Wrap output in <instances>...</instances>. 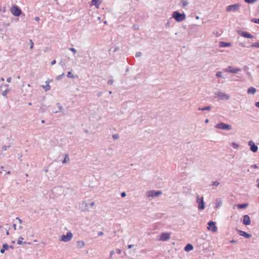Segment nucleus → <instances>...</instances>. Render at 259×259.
<instances>
[{
  "label": "nucleus",
  "mask_w": 259,
  "mask_h": 259,
  "mask_svg": "<svg viewBox=\"0 0 259 259\" xmlns=\"http://www.w3.org/2000/svg\"><path fill=\"white\" fill-rule=\"evenodd\" d=\"M220 185V183L218 181H213L211 183V185L214 186H218Z\"/></svg>",
  "instance_id": "obj_34"
},
{
  "label": "nucleus",
  "mask_w": 259,
  "mask_h": 259,
  "mask_svg": "<svg viewBox=\"0 0 259 259\" xmlns=\"http://www.w3.org/2000/svg\"><path fill=\"white\" fill-rule=\"evenodd\" d=\"M98 234L99 236H102V235H103L104 233L102 231H100L98 233Z\"/></svg>",
  "instance_id": "obj_50"
},
{
  "label": "nucleus",
  "mask_w": 259,
  "mask_h": 259,
  "mask_svg": "<svg viewBox=\"0 0 259 259\" xmlns=\"http://www.w3.org/2000/svg\"><path fill=\"white\" fill-rule=\"evenodd\" d=\"M251 21L252 22H254V23H255L257 24H259V19L253 18L251 20Z\"/></svg>",
  "instance_id": "obj_41"
},
{
  "label": "nucleus",
  "mask_w": 259,
  "mask_h": 259,
  "mask_svg": "<svg viewBox=\"0 0 259 259\" xmlns=\"http://www.w3.org/2000/svg\"><path fill=\"white\" fill-rule=\"evenodd\" d=\"M170 238V234L167 233H163L160 236L159 240L161 241H167Z\"/></svg>",
  "instance_id": "obj_13"
},
{
  "label": "nucleus",
  "mask_w": 259,
  "mask_h": 259,
  "mask_svg": "<svg viewBox=\"0 0 259 259\" xmlns=\"http://www.w3.org/2000/svg\"><path fill=\"white\" fill-rule=\"evenodd\" d=\"M13 228H14V229L15 230H16V224H13Z\"/></svg>",
  "instance_id": "obj_61"
},
{
  "label": "nucleus",
  "mask_w": 259,
  "mask_h": 259,
  "mask_svg": "<svg viewBox=\"0 0 259 259\" xmlns=\"http://www.w3.org/2000/svg\"><path fill=\"white\" fill-rule=\"evenodd\" d=\"M30 49H33V45H34V43L32 41V40L31 39L30 40Z\"/></svg>",
  "instance_id": "obj_45"
},
{
  "label": "nucleus",
  "mask_w": 259,
  "mask_h": 259,
  "mask_svg": "<svg viewBox=\"0 0 259 259\" xmlns=\"http://www.w3.org/2000/svg\"><path fill=\"white\" fill-rule=\"evenodd\" d=\"M240 35L245 38H253L254 36L247 31H242L240 33Z\"/></svg>",
  "instance_id": "obj_14"
},
{
  "label": "nucleus",
  "mask_w": 259,
  "mask_h": 259,
  "mask_svg": "<svg viewBox=\"0 0 259 259\" xmlns=\"http://www.w3.org/2000/svg\"><path fill=\"white\" fill-rule=\"evenodd\" d=\"M193 246L192 244H188L187 245H186L184 248V250L185 251H187V252H189L192 250H193Z\"/></svg>",
  "instance_id": "obj_20"
},
{
  "label": "nucleus",
  "mask_w": 259,
  "mask_h": 259,
  "mask_svg": "<svg viewBox=\"0 0 259 259\" xmlns=\"http://www.w3.org/2000/svg\"><path fill=\"white\" fill-rule=\"evenodd\" d=\"M34 19L35 21H38L39 20V18L38 17H36Z\"/></svg>",
  "instance_id": "obj_57"
},
{
  "label": "nucleus",
  "mask_w": 259,
  "mask_h": 259,
  "mask_svg": "<svg viewBox=\"0 0 259 259\" xmlns=\"http://www.w3.org/2000/svg\"><path fill=\"white\" fill-rule=\"evenodd\" d=\"M172 17L178 22H182L186 19L185 14H181L178 11L174 12Z\"/></svg>",
  "instance_id": "obj_1"
},
{
  "label": "nucleus",
  "mask_w": 259,
  "mask_h": 259,
  "mask_svg": "<svg viewBox=\"0 0 259 259\" xmlns=\"http://www.w3.org/2000/svg\"><path fill=\"white\" fill-rule=\"evenodd\" d=\"M196 202L199 204L198 206L199 209L203 210L204 209L205 204L203 200V197L200 198L199 195H197Z\"/></svg>",
  "instance_id": "obj_9"
},
{
  "label": "nucleus",
  "mask_w": 259,
  "mask_h": 259,
  "mask_svg": "<svg viewBox=\"0 0 259 259\" xmlns=\"http://www.w3.org/2000/svg\"><path fill=\"white\" fill-rule=\"evenodd\" d=\"M10 91V90L9 89H7L5 91H4L3 92H2V95L4 96H6L8 93Z\"/></svg>",
  "instance_id": "obj_35"
},
{
  "label": "nucleus",
  "mask_w": 259,
  "mask_h": 259,
  "mask_svg": "<svg viewBox=\"0 0 259 259\" xmlns=\"http://www.w3.org/2000/svg\"><path fill=\"white\" fill-rule=\"evenodd\" d=\"M256 92V90L254 87H250L247 89V93L248 94L254 95Z\"/></svg>",
  "instance_id": "obj_19"
},
{
  "label": "nucleus",
  "mask_w": 259,
  "mask_h": 259,
  "mask_svg": "<svg viewBox=\"0 0 259 259\" xmlns=\"http://www.w3.org/2000/svg\"><path fill=\"white\" fill-rule=\"evenodd\" d=\"M160 191L149 190L146 192V195L148 197H157L161 194Z\"/></svg>",
  "instance_id": "obj_5"
},
{
  "label": "nucleus",
  "mask_w": 259,
  "mask_h": 259,
  "mask_svg": "<svg viewBox=\"0 0 259 259\" xmlns=\"http://www.w3.org/2000/svg\"><path fill=\"white\" fill-rule=\"evenodd\" d=\"M215 95L219 99L222 100H228L230 99V96L228 95L223 93L221 92L217 93Z\"/></svg>",
  "instance_id": "obj_10"
},
{
  "label": "nucleus",
  "mask_w": 259,
  "mask_h": 259,
  "mask_svg": "<svg viewBox=\"0 0 259 259\" xmlns=\"http://www.w3.org/2000/svg\"><path fill=\"white\" fill-rule=\"evenodd\" d=\"M9 249V245L7 244H4L3 245V248L1 249V253H4L6 250H8Z\"/></svg>",
  "instance_id": "obj_26"
},
{
  "label": "nucleus",
  "mask_w": 259,
  "mask_h": 259,
  "mask_svg": "<svg viewBox=\"0 0 259 259\" xmlns=\"http://www.w3.org/2000/svg\"><path fill=\"white\" fill-rule=\"evenodd\" d=\"M141 55L142 54L140 52H136L135 56L136 57H140V56H141Z\"/></svg>",
  "instance_id": "obj_46"
},
{
  "label": "nucleus",
  "mask_w": 259,
  "mask_h": 259,
  "mask_svg": "<svg viewBox=\"0 0 259 259\" xmlns=\"http://www.w3.org/2000/svg\"><path fill=\"white\" fill-rule=\"evenodd\" d=\"M250 218L248 215H244L243 216V224L245 225H249L250 224Z\"/></svg>",
  "instance_id": "obj_15"
},
{
  "label": "nucleus",
  "mask_w": 259,
  "mask_h": 259,
  "mask_svg": "<svg viewBox=\"0 0 259 259\" xmlns=\"http://www.w3.org/2000/svg\"><path fill=\"white\" fill-rule=\"evenodd\" d=\"M56 63V60H54L51 62V64L52 65H54Z\"/></svg>",
  "instance_id": "obj_55"
},
{
  "label": "nucleus",
  "mask_w": 259,
  "mask_h": 259,
  "mask_svg": "<svg viewBox=\"0 0 259 259\" xmlns=\"http://www.w3.org/2000/svg\"><path fill=\"white\" fill-rule=\"evenodd\" d=\"M256 67L259 69V64L257 65Z\"/></svg>",
  "instance_id": "obj_64"
},
{
  "label": "nucleus",
  "mask_w": 259,
  "mask_h": 259,
  "mask_svg": "<svg viewBox=\"0 0 259 259\" xmlns=\"http://www.w3.org/2000/svg\"><path fill=\"white\" fill-rule=\"evenodd\" d=\"M239 45L242 47H244L245 46L241 43H239Z\"/></svg>",
  "instance_id": "obj_60"
},
{
  "label": "nucleus",
  "mask_w": 259,
  "mask_h": 259,
  "mask_svg": "<svg viewBox=\"0 0 259 259\" xmlns=\"http://www.w3.org/2000/svg\"><path fill=\"white\" fill-rule=\"evenodd\" d=\"M64 75H65L64 73H63L62 74L58 75L56 78L57 80L61 79L62 78V77L64 76Z\"/></svg>",
  "instance_id": "obj_40"
},
{
  "label": "nucleus",
  "mask_w": 259,
  "mask_h": 259,
  "mask_svg": "<svg viewBox=\"0 0 259 259\" xmlns=\"http://www.w3.org/2000/svg\"><path fill=\"white\" fill-rule=\"evenodd\" d=\"M108 84L109 85H112L113 83V80L112 79H109L107 82Z\"/></svg>",
  "instance_id": "obj_47"
},
{
  "label": "nucleus",
  "mask_w": 259,
  "mask_h": 259,
  "mask_svg": "<svg viewBox=\"0 0 259 259\" xmlns=\"http://www.w3.org/2000/svg\"><path fill=\"white\" fill-rule=\"evenodd\" d=\"M57 106H58L59 110H58V111H53V113H57L60 112H62L63 110V108L62 106H61L60 103H57Z\"/></svg>",
  "instance_id": "obj_27"
},
{
  "label": "nucleus",
  "mask_w": 259,
  "mask_h": 259,
  "mask_svg": "<svg viewBox=\"0 0 259 259\" xmlns=\"http://www.w3.org/2000/svg\"><path fill=\"white\" fill-rule=\"evenodd\" d=\"M232 146L235 149H238L239 146L238 144L234 142L232 143Z\"/></svg>",
  "instance_id": "obj_33"
},
{
  "label": "nucleus",
  "mask_w": 259,
  "mask_h": 259,
  "mask_svg": "<svg viewBox=\"0 0 259 259\" xmlns=\"http://www.w3.org/2000/svg\"><path fill=\"white\" fill-rule=\"evenodd\" d=\"M231 46V44L230 42H226L224 41H221L220 42V47H229Z\"/></svg>",
  "instance_id": "obj_21"
},
{
  "label": "nucleus",
  "mask_w": 259,
  "mask_h": 259,
  "mask_svg": "<svg viewBox=\"0 0 259 259\" xmlns=\"http://www.w3.org/2000/svg\"><path fill=\"white\" fill-rule=\"evenodd\" d=\"M207 229L213 232H216L218 230V228L215 225V223L214 222H209L207 224Z\"/></svg>",
  "instance_id": "obj_11"
},
{
  "label": "nucleus",
  "mask_w": 259,
  "mask_h": 259,
  "mask_svg": "<svg viewBox=\"0 0 259 259\" xmlns=\"http://www.w3.org/2000/svg\"><path fill=\"white\" fill-rule=\"evenodd\" d=\"M11 147L10 145H8V146H3L2 147V151H6L8 148H10Z\"/></svg>",
  "instance_id": "obj_39"
},
{
  "label": "nucleus",
  "mask_w": 259,
  "mask_h": 259,
  "mask_svg": "<svg viewBox=\"0 0 259 259\" xmlns=\"http://www.w3.org/2000/svg\"><path fill=\"white\" fill-rule=\"evenodd\" d=\"M133 246H134V245H132V244L128 245V248L130 249V248H132Z\"/></svg>",
  "instance_id": "obj_59"
},
{
  "label": "nucleus",
  "mask_w": 259,
  "mask_h": 259,
  "mask_svg": "<svg viewBox=\"0 0 259 259\" xmlns=\"http://www.w3.org/2000/svg\"><path fill=\"white\" fill-rule=\"evenodd\" d=\"M248 145L250 146V149L253 152H256L258 150V147L252 141H249Z\"/></svg>",
  "instance_id": "obj_12"
},
{
  "label": "nucleus",
  "mask_w": 259,
  "mask_h": 259,
  "mask_svg": "<svg viewBox=\"0 0 259 259\" xmlns=\"http://www.w3.org/2000/svg\"><path fill=\"white\" fill-rule=\"evenodd\" d=\"M100 3L99 0H92L91 5H94L97 8H98Z\"/></svg>",
  "instance_id": "obj_22"
},
{
  "label": "nucleus",
  "mask_w": 259,
  "mask_h": 259,
  "mask_svg": "<svg viewBox=\"0 0 259 259\" xmlns=\"http://www.w3.org/2000/svg\"><path fill=\"white\" fill-rule=\"evenodd\" d=\"M45 83L46 84L41 85V87L45 90V91H48L51 89V87L49 85L50 81L47 80Z\"/></svg>",
  "instance_id": "obj_18"
},
{
  "label": "nucleus",
  "mask_w": 259,
  "mask_h": 259,
  "mask_svg": "<svg viewBox=\"0 0 259 259\" xmlns=\"http://www.w3.org/2000/svg\"><path fill=\"white\" fill-rule=\"evenodd\" d=\"M73 237V234L71 232H68L66 235H62L59 236V240L61 241L67 242L70 241Z\"/></svg>",
  "instance_id": "obj_3"
},
{
  "label": "nucleus",
  "mask_w": 259,
  "mask_h": 259,
  "mask_svg": "<svg viewBox=\"0 0 259 259\" xmlns=\"http://www.w3.org/2000/svg\"><path fill=\"white\" fill-rule=\"evenodd\" d=\"M210 109H211V107L210 106H206V107H205L204 108H198L199 110H201V111L210 110Z\"/></svg>",
  "instance_id": "obj_29"
},
{
  "label": "nucleus",
  "mask_w": 259,
  "mask_h": 259,
  "mask_svg": "<svg viewBox=\"0 0 259 259\" xmlns=\"http://www.w3.org/2000/svg\"><path fill=\"white\" fill-rule=\"evenodd\" d=\"M6 8L5 7H1L0 8V12H1L4 13L6 12Z\"/></svg>",
  "instance_id": "obj_37"
},
{
  "label": "nucleus",
  "mask_w": 259,
  "mask_h": 259,
  "mask_svg": "<svg viewBox=\"0 0 259 259\" xmlns=\"http://www.w3.org/2000/svg\"><path fill=\"white\" fill-rule=\"evenodd\" d=\"M121 252V250L120 249H116V252L118 254H120Z\"/></svg>",
  "instance_id": "obj_54"
},
{
  "label": "nucleus",
  "mask_w": 259,
  "mask_h": 259,
  "mask_svg": "<svg viewBox=\"0 0 259 259\" xmlns=\"http://www.w3.org/2000/svg\"><path fill=\"white\" fill-rule=\"evenodd\" d=\"M208 122H209V120L208 119H205V123H208Z\"/></svg>",
  "instance_id": "obj_62"
},
{
  "label": "nucleus",
  "mask_w": 259,
  "mask_h": 259,
  "mask_svg": "<svg viewBox=\"0 0 259 259\" xmlns=\"http://www.w3.org/2000/svg\"><path fill=\"white\" fill-rule=\"evenodd\" d=\"M67 77L69 78H74V76L72 74L71 71H69L67 73Z\"/></svg>",
  "instance_id": "obj_36"
},
{
  "label": "nucleus",
  "mask_w": 259,
  "mask_h": 259,
  "mask_svg": "<svg viewBox=\"0 0 259 259\" xmlns=\"http://www.w3.org/2000/svg\"><path fill=\"white\" fill-rule=\"evenodd\" d=\"M112 138L114 140H117L119 138V136L117 134H114L112 135Z\"/></svg>",
  "instance_id": "obj_42"
},
{
  "label": "nucleus",
  "mask_w": 259,
  "mask_h": 259,
  "mask_svg": "<svg viewBox=\"0 0 259 259\" xmlns=\"http://www.w3.org/2000/svg\"><path fill=\"white\" fill-rule=\"evenodd\" d=\"M77 246L79 248H81L85 246V243L82 241H78Z\"/></svg>",
  "instance_id": "obj_25"
},
{
  "label": "nucleus",
  "mask_w": 259,
  "mask_h": 259,
  "mask_svg": "<svg viewBox=\"0 0 259 259\" xmlns=\"http://www.w3.org/2000/svg\"><path fill=\"white\" fill-rule=\"evenodd\" d=\"M215 76L217 77H221L222 76V73L221 71H218L216 73Z\"/></svg>",
  "instance_id": "obj_38"
},
{
  "label": "nucleus",
  "mask_w": 259,
  "mask_h": 259,
  "mask_svg": "<svg viewBox=\"0 0 259 259\" xmlns=\"http://www.w3.org/2000/svg\"><path fill=\"white\" fill-rule=\"evenodd\" d=\"M255 105L256 107L259 108V102H257L255 103Z\"/></svg>",
  "instance_id": "obj_56"
},
{
  "label": "nucleus",
  "mask_w": 259,
  "mask_h": 259,
  "mask_svg": "<svg viewBox=\"0 0 259 259\" xmlns=\"http://www.w3.org/2000/svg\"><path fill=\"white\" fill-rule=\"evenodd\" d=\"M259 169V166H257L256 164H253L250 166V169H248V171H250L252 173H253L254 171L252 170L253 169Z\"/></svg>",
  "instance_id": "obj_24"
},
{
  "label": "nucleus",
  "mask_w": 259,
  "mask_h": 259,
  "mask_svg": "<svg viewBox=\"0 0 259 259\" xmlns=\"http://www.w3.org/2000/svg\"><path fill=\"white\" fill-rule=\"evenodd\" d=\"M224 71L227 72L236 74L240 72L241 69L239 68H233L232 66H228L224 69Z\"/></svg>",
  "instance_id": "obj_6"
},
{
  "label": "nucleus",
  "mask_w": 259,
  "mask_h": 259,
  "mask_svg": "<svg viewBox=\"0 0 259 259\" xmlns=\"http://www.w3.org/2000/svg\"><path fill=\"white\" fill-rule=\"evenodd\" d=\"M95 203L94 202H92L90 203L88 205L86 201H83L80 203V206L83 211H89V207H90V208H93L95 206Z\"/></svg>",
  "instance_id": "obj_2"
},
{
  "label": "nucleus",
  "mask_w": 259,
  "mask_h": 259,
  "mask_svg": "<svg viewBox=\"0 0 259 259\" xmlns=\"http://www.w3.org/2000/svg\"><path fill=\"white\" fill-rule=\"evenodd\" d=\"M23 240V237H19L17 243L18 244H25L26 242H22Z\"/></svg>",
  "instance_id": "obj_31"
},
{
  "label": "nucleus",
  "mask_w": 259,
  "mask_h": 259,
  "mask_svg": "<svg viewBox=\"0 0 259 259\" xmlns=\"http://www.w3.org/2000/svg\"><path fill=\"white\" fill-rule=\"evenodd\" d=\"M11 13L15 16H19L21 13L20 9L17 6H14L11 8Z\"/></svg>",
  "instance_id": "obj_7"
},
{
  "label": "nucleus",
  "mask_w": 259,
  "mask_h": 259,
  "mask_svg": "<svg viewBox=\"0 0 259 259\" xmlns=\"http://www.w3.org/2000/svg\"><path fill=\"white\" fill-rule=\"evenodd\" d=\"M114 253V251L113 250H112L110 252V258H111L112 257Z\"/></svg>",
  "instance_id": "obj_48"
},
{
  "label": "nucleus",
  "mask_w": 259,
  "mask_h": 259,
  "mask_svg": "<svg viewBox=\"0 0 259 259\" xmlns=\"http://www.w3.org/2000/svg\"><path fill=\"white\" fill-rule=\"evenodd\" d=\"M240 5L239 4H235L234 5L228 6L226 8V11L228 12H235L239 10Z\"/></svg>",
  "instance_id": "obj_8"
},
{
  "label": "nucleus",
  "mask_w": 259,
  "mask_h": 259,
  "mask_svg": "<svg viewBox=\"0 0 259 259\" xmlns=\"http://www.w3.org/2000/svg\"><path fill=\"white\" fill-rule=\"evenodd\" d=\"M215 128L224 130H230L232 129V126L230 124L224 122H221L215 126Z\"/></svg>",
  "instance_id": "obj_4"
},
{
  "label": "nucleus",
  "mask_w": 259,
  "mask_h": 259,
  "mask_svg": "<svg viewBox=\"0 0 259 259\" xmlns=\"http://www.w3.org/2000/svg\"><path fill=\"white\" fill-rule=\"evenodd\" d=\"M183 6L184 7L186 6L188 4L186 0H182V1Z\"/></svg>",
  "instance_id": "obj_44"
},
{
  "label": "nucleus",
  "mask_w": 259,
  "mask_h": 259,
  "mask_svg": "<svg viewBox=\"0 0 259 259\" xmlns=\"http://www.w3.org/2000/svg\"><path fill=\"white\" fill-rule=\"evenodd\" d=\"M166 26L169 27L170 26V22L169 21H167V22L166 24Z\"/></svg>",
  "instance_id": "obj_58"
},
{
  "label": "nucleus",
  "mask_w": 259,
  "mask_h": 259,
  "mask_svg": "<svg viewBox=\"0 0 259 259\" xmlns=\"http://www.w3.org/2000/svg\"><path fill=\"white\" fill-rule=\"evenodd\" d=\"M238 232L240 236L244 237L246 238H249L251 236L250 234H249L244 231L239 230Z\"/></svg>",
  "instance_id": "obj_17"
},
{
  "label": "nucleus",
  "mask_w": 259,
  "mask_h": 259,
  "mask_svg": "<svg viewBox=\"0 0 259 259\" xmlns=\"http://www.w3.org/2000/svg\"><path fill=\"white\" fill-rule=\"evenodd\" d=\"M69 50L73 52L74 54H75L76 53V50L74 48H70Z\"/></svg>",
  "instance_id": "obj_43"
},
{
  "label": "nucleus",
  "mask_w": 259,
  "mask_h": 259,
  "mask_svg": "<svg viewBox=\"0 0 259 259\" xmlns=\"http://www.w3.org/2000/svg\"><path fill=\"white\" fill-rule=\"evenodd\" d=\"M16 219L18 220V222L20 224L22 223V220L20 219L19 218H16Z\"/></svg>",
  "instance_id": "obj_53"
},
{
  "label": "nucleus",
  "mask_w": 259,
  "mask_h": 259,
  "mask_svg": "<svg viewBox=\"0 0 259 259\" xmlns=\"http://www.w3.org/2000/svg\"><path fill=\"white\" fill-rule=\"evenodd\" d=\"M250 47H252V48H259V42H256L251 45L250 46Z\"/></svg>",
  "instance_id": "obj_32"
},
{
  "label": "nucleus",
  "mask_w": 259,
  "mask_h": 259,
  "mask_svg": "<svg viewBox=\"0 0 259 259\" xmlns=\"http://www.w3.org/2000/svg\"><path fill=\"white\" fill-rule=\"evenodd\" d=\"M258 0H244V2L249 4H253Z\"/></svg>",
  "instance_id": "obj_30"
},
{
  "label": "nucleus",
  "mask_w": 259,
  "mask_h": 259,
  "mask_svg": "<svg viewBox=\"0 0 259 259\" xmlns=\"http://www.w3.org/2000/svg\"><path fill=\"white\" fill-rule=\"evenodd\" d=\"M196 19H197V20L199 19V17L198 16H197L196 17Z\"/></svg>",
  "instance_id": "obj_63"
},
{
  "label": "nucleus",
  "mask_w": 259,
  "mask_h": 259,
  "mask_svg": "<svg viewBox=\"0 0 259 259\" xmlns=\"http://www.w3.org/2000/svg\"><path fill=\"white\" fill-rule=\"evenodd\" d=\"M236 242L237 241L235 240H234V239H232V240L230 241V242L231 243H236Z\"/></svg>",
  "instance_id": "obj_51"
},
{
  "label": "nucleus",
  "mask_w": 259,
  "mask_h": 259,
  "mask_svg": "<svg viewBox=\"0 0 259 259\" xmlns=\"http://www.w3.org/2000/svg\"><path fill=\"white\" fill-rule=\"evenodd\" d=\"M248 205V203L238 204L236 206L239 209L246 208Z\"/></svg>",
  "instance_id": "obj_23"
},
{
  "label": "nucleus",
  "mask_w": 259,
  "mask_h": 259,
  "mask_svg": "<svg viewBox=\"0 0 259 259\" xmlns=\"http://www.w3.org/2000/svg\"><path fill=\"white\" fill-rule=\"evenodd\" d=\"M69 160H70V158H69V157L68 155L66 154L65 156V158H64V159L62 161V163H66L69 162Z\"/></svg>",
  "instance_id": "obj_28"
},
{
  "label": "nucleus",
  "mask_w": 259,
  "mask_h": 259,
  "mask_svg": "<svg viewBox=\"0 0 259 259\" xmlns=\"http://www.w3.org/2000/svg\"><path fill=\"white\" fill-rule=\"evenodd\" d=\"M126 196V193L125 192H122L121 194V196L122 197H124L125 196Z\"/></svg>",
  "instance_id": "obj_49"
},
{
  "label": "nucleus",
  "mask_w": 259,
  "mask_h": 259,
  "mask_svg": "<svg viewBox=\"0 0 259 259\" xmlns=\"http://www.w3.org/2000/svg\"><path fill=\"white\" fill-rule=\"evenodd\" d=\"M7 81L8 82H10L11 81V77H9L7 79Z\"/></svg>",
  "instance_id": "obj_52"
},
{
  "label": "nucleus",
  "mask_w": 259,
  "mask_h": 259,
  "mask_svg": "<svg viewBox=\"0 0 259 259\" xmlns=\"http://www.w3.org/2000/svg\"><path fill=\"white\" fill-rule=\"evenodd\" d=\"M214 205H214L215 208H218L220 207L222 205V200L221 198H218L216 199V200L215 201Z\"/></svg>",
  "instance_id": "obj_16"
}]
</instances>
